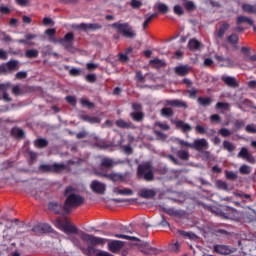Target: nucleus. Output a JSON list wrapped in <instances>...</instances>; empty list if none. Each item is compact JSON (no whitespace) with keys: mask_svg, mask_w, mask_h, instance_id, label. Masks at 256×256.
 Masks as SVG:
<instances>
[{"mask_svg":"<svg viewBox=\"0 0 256 256\" xmlns=\"http://www.w3.org/2000/svg\"><path fill=\"white\" fill-rule=\"evenodd\" d=\"M64 195L66 197L65 204V213L69 215L72 209H77V207H81L85 203V198L75 192H73V187L68 186L65 189Z\"/></svg>","mask_w":256,"mask_h":256,"instance_id":"f257e3e1","label":"nucleus"},{"mask_svg":"<svg viewBox=\"0 0 256 256\" xmlns=\"http://www.w3.org/2000/svg\"><path fill=\"white\" fill-rule=\"evenodd\" d=\"M80 239L82 241H85V243H88V251H95V247L97 245H105V238L97 237L90 235L88 233H85L84 231H80Z\"/></svg>","mask_w":256,"mask_h":256,"instance_id":"f03ea898","label":"nucleus"},{"mask_svg":"<svg viewBox=\"0 0 256 256\" xmlns=\"http://www.w3.org/2000/svg\"><path fill=\"white\" fill-rule=\"evenodd\" d=\"M111 27L113 29H116L126 39H135V37H137V32H135V30H133L131 25H129V23L127 22L125 23L116 22V23H113Z\"/></svg>","mask_w":256,"mask_h":256,"instance_id":"7ed1b4c3","label":"nucleus"},{"mask_svg":"<svg viewBox=\"0 0 256 256\" xmlns=\"http://www.w3.org/2000/svg\"><path fill=\"white\" fill-rule=\"evenodd\" d=\"M138 179H144L145 181H153L155 175L153 174V167L149 162L140 164L137 170Z\"/></svg>","mask_w":256,"mask_h":256,"instance_id":"20e7f679","label":"nucleus"},{"mask_svg":"<svg viewBox=\"0 0 256 256\" xmlns=\"http://www.w3.org/2000/svg\"><path fill=\"white\" fill-rule=\"evenodd\" d=\"M56 225L57 227H59V229H62V231H64V233H66V235H69L70 233L72 235H80L81 236V232H79V228H77L75 225L71 224V222L67 221V220H61V219H57L56 220Z\"/></svg>","mask_w":256,"mask_h":256,"instance_id":"39448f33","label":"nucleus"},{"mask_svg":"<svg viewBox=\"0 0 256 256\" xmlns=\"http://www.w3.org/2000/svg\"><path fill=\"white\" fill-rule=\"evenodd\" d=\"M95 175H97V177H104L105 179L113 181L114 183H123V181L127 179V175L117 172L107 173L96 170Z\"/></svg>","mask_w":256,"mask_h":256,"instance_id":"423d86ee","label":"nucleus"},{"mask_svg":"<svg viewBox=\"0 0 256 256\" xmlns=\"http://www.w3.org/2000/svg\"><path fill=\"white\" fill-rule=\"evenodd\" d=\"M65 169H67V165L63 163L41 164L39 166V171L41 173H62Z\"/></svg>","mask_w":256,"mask_h":256,"instance_id":"0eeeda50","label":"nucleus"},{"mask_svg":"<svg viewBox=\"0 0 256 256\" xmlns=\"http://www.w3.org/2000/svg\"><path fill=\"white\" fill-rule=\"evenodd\" d=\"M33 233L35 235H43V233H53V227L49 224H39L32 228Z\"/></svg>","mask_w":256,"mask_h":256,"instance_id":"6e6552de","label":"nucleus"},{"mask_svg":"<svg viewBox=\"0 0 256 256\" xmlns=\"http://www.w3.org/2000/svg\"><path fill=\"white\" fill-rule=\"evenodd\" d=\"M76 29H79L80 31H97L103 29V26L99 23H81L76 25Z\"/></svg>","mask_w":256,"mask_h":256,"instance_id":"1a4fd4ad","label":"nucleus"},{"mask_svg":"<svg viewBox=\"0 0 256 256\" xmlns=\"http://www.w3.org/2000/svg\"><path fill=\"white\" fill-rule=\"evenodd\" d=\"M92 191L98 195H105L107 186L104 183L99 182L98 180H93L90 185Z\"/></svg>","mask_w":256,"mask_h":256,"instance_id":"9d476101","label":"nucleus"},{"mask_svg":"<svg viewBox=\"0 0 256 256\" xmlns=\"http://www.w3.org/2000/svg\"><path fill=\"white\" fill-rule=\"evenodd\" d=\"M190 147L195 151H203V149H209V143L205 140V138L196 139Z\"/></svg>","mask_w":256,"mask_h":256,"instance_id":"9b49d317","label":"nucleus"},{"mask_svg":"<svg viewBox=\"0 0 256 256\" xmlns=\"http://www.w3.org/2000/svg\"><path fill=\"white\" fill-rule=\"evenodd\" d=\"M49 211H53L56 215H63L65 213V203L62 205L59 202H50L48 204Z\"/></svg>","mask_w":256,"mask_h":256,"instance_id":"f8f14e48","label":"nucleus"},{"mask_svg":"<svg viewBox=\"0 0 256 256\" xmlns=\"http://www.w3.org/2000/svg\"><path fill=\"white\" fill-rule=\"evenodd\" d=\"M96 233H101L102 235H106V236H113V237H116L117 239H126L127 241H139V238L135 236L125 235V234H111L109 232L101 231V230H96Z\"/></svg>","mask_w":256,"mask_h":256,"instance_id":"ddd939ff","label":"nucleus"},{"mask_svg":"<svg viewBox=\"0 0 256 256\" xmlns=\"http://www.w3.org/2000/svg\"><path fill=\"white\" fill-rule=\"evenodd\" d=\"M172 123L176 126V129H180L182 133H189L193 131V127L190 124L185 123L183 120H172Z\"/></svg>","mask_w":256,"mask_h":256,"instance_id":"4468645a","label":"nucleus"},{"mask_svg":"<svg viewBox=\"0 0 256 256\" xmlns=\"http://www.w3.org/2000/svg\"><path fill=\"white\" fill-rule=\"evenodd\" d=\"M73 39H75V36L73 33L69 32L62 39H60L59 43H61L65 49H71V47H73Z\"/></svg>","mask_w":256,"mask_h":256,"instance_id":"2eb2a0df","label":"nucleus"},{"mask_svg":"<svg viewBox=\"0 0 256 256\" xmlns=\"http://www.w3.org/2000/svg\"><path fill=\"white\" fill-rule=\"evenodd\" d=\"M114 165H119V162L113 161V159L105 157L100 163V169L105 171V169H113Z\"/></svg>","mask_w":256,"mask_h":256,"instance_id":"dca6fc26","label":"nucleus"},{"mask_svg":"<svg viewBox=\"0 0 256 256\" xmlns=\"http://www.w3.org/2000/svg\"><path fill=\"white\" fill-rule=\"evenodd\" d=\"M221 81H223L227 87H232L233 89L239 87V83H237V79L235 77L223 75L221 77Z\"/></svg>","mask_w":256,"mask_h":256,"instance_id":"f3484780","label":"nucleus"},{"mask_svg":"<svg viewBox=\"0 0 256 256\" xmlns=\"http://www.w3.org/2000/svg\"><path fill=\"white\" fill-rule=\"evenodd\" d=\"M238 157L241 159H246L248 163H255V158L251 156V153H249V150L246 147H242L240 152L238 153Z\"/></svg>","mask_w":256,"mask_h":256,"instance_id":"a211bd4d","label":"nucleus"},{"mask_svg":"<svg viewBox=\"0 0 256 256\" xmlns=\"http://www.w3.org/2000/svg\"><path fill=\"white\" fill-rule=\"evenodd\" d=\"M167 105L170 107H178L179 109H188L189 105L183 100L175 99V100H168Z\"/></svg>","mask_w":256,"mask_h":256,"instance_id":"6ab92c4d","label":"nucleus"},{"mask_svg":"<svg viewBox=\"0 0 256 256\" xmlns=\"http://www.w3.org/2000/svg\"><path fill=\"white\" fill-rule=\"evenodd\" d=\"M122 248H123V242L119 240H114L108 244V249L109 251H111V253H118V251H121Z\"/></svg>","mask_w":256,"mask_h":256,"instance_id":"aec40b11","label":"nucleus"},{"mask_svg":"<svg viewBox=\"0 0 256 256\" xmlns=\"http://www.w3.org/2000/svg\"><path fill=\"white\" fill-rule=\"evenodd\" d=\"M139 197H142V199H153L155 195H157V192L152 189H142L138 193Z\"/></svg>","mask_w":256,"mask_h":256,"instance_id":"412c9836","label":"nucleus"},{"mask_svg":"<svg viewBox=\"0 0 256 256\" xmlns=\"http://www.w3.org/2000/svg\"><path fill=\"white\" fill-rule=\"evenodd\" d=\"M195 131L196 133H198V135H207L208 137H211V135H215L216 133L215 129H210L209 131H207V128L201 125H197L195 127Z\"/></svg>","mask_w":256,"mask_h":256,"instance_id":"4be33fe9","label":"nucleus"},{"mask_svg":"<svg viewBox=\"0 0 256 256\" xmlns=\"http://www.w3.org/2000/svg\"><path fill=\"white\" fill-rule=\"evenodd\" d=\"M214 253H217L218 255H229L231 250L229 249V246L217 244L214 245Z\"/></svg>","mask_w":256,"mask_h":256,"instance_id":"5701e85b","label":"nucleus"},{"mask_svg":"<svg viewBox=\"0 0 256 256\" xmlns=\"http://www.w3.org/2000/svg\"><path fill=\"white\" fill-rule=\"evenodd\" d=\"M243 23H247L250 27H254L255 25V22L251 18L243 15L238 16L236 18V25H243Z\"/></svg>","mask_w":256,"mask_h":256,"instance_id":"b1692460","label":"nucleus"},{"mask_svg":"<svg viewBox=\"0 0 256 256\" xmlns=\"http://www.w3.org/2000/svg\"><path fill=\"white\" fill-rule=\"evenodd\" d=\"M231 25L227 22H224L218 29L216 35L218 37V39H223V37H225V33H227V31H229Z\"/></svg>","mask_w":256,"mask_h":256,"instance_id":"393cba45","label":"nucleus"},{"mask_svg":"<svg viewBox=\"0 0 256 256\" xmlns=\"http://www.w3.org/2000/svg\"><path fill=\"white\" fill-rule=\"evenodd\" d=\"M174 72L179 77H185V75H189V66L187 65L177 66L175 67Z\"/></svg>","mask_w":256,"mask_h":256,"instance_id":"a878e982","label":"nucleus"},{"mask_svg":"<svg viewBox=\"0 0 256 256\" xmlns=\"http://www.w3.org/2000/svg\"><path fill=\"white\" fill-rule=\"evenodd\" d=\"M201 47H203V44H201V42H199L195 38L190 39L188 42V48L190 49V51H199Z\"/></svg>","mask_w":256,"mask_h":256,"instance_id":"bb28decb","label":"nucleus"},{"mask_svg":"<svg viewBox=\"0 0 256 256\" xmlns=\"http://www.w3.org/2000/svg\"><path fill=\"white\" fill-rule=\"evenodd\" d=\"M197 103L201 107H211L213 99H211V97H198Z\"/></svg>","mask_w":256,"mask_h":256,"instance_id":"cd10ccee","label":"nucleus"},{"mask_svg":"<svg viewBox=\"0 0 256 256\" xmlns=\"http://www.w3.org/2000/svg\"><path fill=\"white\" fill-rule=\"evenodd\" d=\"M34 145L38 149H45V147L49 145V141H47L45 138H38L34 141Z\"/></svg>","mask_w":256,"mask_h":256,"instance_id":"c85d7f7f","label":"nucleus"},{"mask_svg":"<svg viewBox=\"0 0 256 256\" xmlns=\"http://www.w3.org/2000/svg\"><path fill=\"white\" fill-rule=\"evenodd\" d=\"M81 119L82 121H86V123H91V124L101 123V119H99V117H96V116L82 115Z\"/></svg>","mask_w":256,"mask_h":256,"instance_id":"c756f323","label":"nucleus"},{"mask_svg":"<svg viewBox=\"0 0 256 256\" xmlns=\"http://www.w3.org/2000/svg\"><path fill=\"white\" fill-rule=\"evenodd\" d=\"M242 11H244V13H249V14L256 15V4L255 5L243 4L242 5Z\"/></svg>","mask_w":256,"mask_h":256,"instance_id":"7c9ffc66","label":"nucleus"},{"mask_svg":"<svg viewBox=\"0 0 256 256\" xmlns=\"http://www.w3.org/2000/svg\"><path fill=\"white\" fill-rule=\"evenodd\" d=\"M160 115L162 117H166V119H169V117H173V115H175V112H173V108L164 107L161 109Z\"/></svg>","mask_w":256,"mask_h":256,"instance_id":"2f4dec72","label":"nucleus"},{"mask_svg":"<svg viewBox=\"0 0 256 256\" xmlns=\"http://www.w3.org/2000/svg\"><path fill=\"white\" fill-rule=\"evenodd\" d=\"M116 125L120 128V129H131L133 127V123L131 122H127L123 119H119L116 121Z\"/></svg>","mask_w":256,"mask_h":256,"instance_id":"473e14b6","label":"nucleus"},{"mask_svg":"<svg viewBox=\"0 0 256 256\" xmlns=\"http://www.w3.org/2000/svg\"><path fill=\"white\" fill-rule=\"evenodd\" d=\"M25 57L27 59H37L39 57V50L37 49H28L25 51Z\"/></svg>","mask_w":256,"mask_h":256,"instance_id":"72a5a7b5","label":"nucleus"},{"mask_svg":"<svg viewBox=\"0 0 256 256\" xmlns=\"http://www.w3.org/2000/svg\"><path fill=\"white\" fill-rule=\"evenodd\" d=\"M130 117L131 119H133V121L141 122L143 121V119H145V113H143L142 111L132 112L130 113Z\"/></svg>","mask_w":256,"mask_h":256,"instance_id":"f704fd0d","label":"nucleus"},{"mask_svg":"<svg viewBox=\"0 0 256 256\" xmlns=\"http://www.w3.org/2000/svg\"><path fill=\"white\" fill-rule=\"evenodd\" d=\"M176 155L181 159V161H189L190 154L187 150H178Z\"/></svg>","mask_w":256,"mask_h":256,"instance_id":"c9c22d12","label":"nucleus"},{"mask_svg":"<svg viewBox=\"0 0 256 256\" xmlns=\"http://www.w3.org/2000/svg\"><path fill=\"white\" fill-rule=\"evenodd\" d=\"M227 42L230 45H238L239 44V35L237 33H232L227 37Z\"/></svg>","mask_w":256,"mask_h":256,"instance_id":"e433bc0d","label":"nucleus"},{"mask_svg":"<svg viewBox=\"0 0 256 256\" xmlns=\"http://www.w3.org/2000/svg\"><path fill=\"white\" fill-rule=\"evenodd\" d=\"M18 65H19V61H17V60H10L5 64L6 69H8V72L15 71V69H17Z\"/></svg>","mask_w":256,"mask_h":256,"instance_id":"4c0bfd02","label":"nucleus"},{"mask_svg":"<svg viewBox=\"0 0 256 256\" xmlns=\"http://www.w3.org/2000/svg\"><path fill=\"white\" fill-rule=\"evenodd\" d=\"M223 148L225 149V151H228L229 153H233V151H235V149H237L235 144H233V143H231L230 141H227V140H225L223 142Z\"/></svg>","mask_w":256,"mask_h":256,"instance_id":"58836bf2","label":"nucleus"},{"mask_svg":"<svg viewBox=\"0 0 256 256\" xmlns=\"http://www.w3.org/2000/svg\"><path fill=\"white\" fill-rule=\"evenodd\" d=\"M215 185L220 191H229V186L227 185V182L223 180H216Z\"/></svg>","mask_w":256,"mask_h":256,"instance_id":"ea45409f","label":"nucleus"},{"mask_svg":"<svg viewBox=\"0 0 256 256\" xmlns=\"http://www.w3.org/2000/svg\"><path fill=\"white\" fill-rule=\"evenodd\" d=\"M114 193H117L118 195L129 196V195H133V190H131L129 188H124V189L115 188Z\"/></svg>","mask_w":256,"mask_h":256,"instance_id":"a19ab883","label":"nucleus"},{"mask_svg":"<svg viewBox=\"0 0 256 256\" xmlns=\"http://www.w3.org/2000/svg\"><path fill=\"white\" fill-rule=\"evenodd\" d=\"M157 9L162 15H167V13H169V6L165 3H159Z\"/></svg>","mask_w":256,"mask_h":256,"instance_id":"79ce46f5","label":"nucleus"},{"mask_svg":"<svg viewBox=\"0 0 256 256\" xmlns=\"http://www.w3.org/2000/svg\"><path fill=\"white\" fill-rule=\"evenodd\" d=\"M150 64L151 65H156L157 67H165V65H167V63L159 58H154L152 60H150Z\"/></svg>","mask_w":256,"mask_h":256,"instance_id":"37998d69","label":"nucleus"},{"mask_svg":"<svg viewBox=\"0 0 256 256\" xmlns=\"http://www.w3.org/2000/svg\"><path fill=\"white\" fill-rule=\"evenodd\" d=\"M225 175H226V179H228L230 181H237V179L239 178L237 173H235L233 171H226Z\"/></svg>","mask_w":256,"mask_h":256,"instance_id":"c03bdc74","label":"nucleus"},{"mask_svg":"<svg viewBox=\"0 0 256 256\" xmlns=\"http://www.w3.org/2000/svg\"><path fill=\"white\" fill-rule=\"evenodd\" d=\"M12 135H16L19 139H23V137H25V132L22 129L14 128L12 129Z\"/></svg>","mask_w":256,"mask_h":256,"instance_id":"a18cd8bd","label":"nucleus"},{"mask_svg":"<svg viewBox=\"0 0 256 256\" xmlns=\"http://www.w3.org/2000/svg\"><path fill=\"white\" fill-rule=\"evenodd\" d=\"M130 6L132 9H141V7H143V2H141V0H131Z\"/></svg>","mask_w":256,"mask_h":256,"instance_id":"49530a36","label":"nucleus"},{"mask_svg":"<svg viewBox=\"0 0 256 256\" xmlns=\"http://www.w3.org/2000/svg\"><path fill=\"white\" fill-rule=\"evenodd\" d=\"M155 17H157V13L151 14L148 18H146L143 23V28L147 29L149 27V23H151Z\"/></svg>","mask_w":256,"mask_h":256,"instance_id":"de8ad7c7","label":"nucleus"},{"mask_svg":"<svg viewBox=\"0 0 256 256\" xmlns=\"http://www.w3.org/2000/svg\"><path fill=\"white\" fill-rule=\"evenodd\" d=\"M184 7L186 11H195V9H197V6H195V3H193V1H187L184 4Z\"/></svg>","mask_w":256,"mask_h":256,"instance_id":"09e8293b","label":"nucleus"},{"mask_svg":"<svg viewBox=\"0 0 256 256\" xmlns=\"http://www.w3.org/2000/svg\"><path fill=\"white\" fill-rule=\"evenodd\" d=\"M180 247H181V245H179V242H175L168 246V250L171 251L172 253H177V251H179Z\"/></svg>","mask_w":256,"mask_h":256,"instance_id":"8fccbe9b","label":"nucleus"},{"mask_svg":"<svg viewBox=\"0 0 256 256\" xmlns=\"http://www.w3.org/2000/svg\"><path fill=\"white\" fill-rule=\"evenodd\" d=\"M239 171L241 175H249V173H251V168L244 164L239 168Z\"/></svg>","mask_w":256,"mask_h":256,"instance_id":"3c124183","label":"nucleus"},{"mask_svg":"<svg viewBox=\"0 0 256 256\" xmlns=\"http://www.w3.org/2000/svg\"><path fill=\"white\" fill-rule=\"evenodd\" d=\"M81 105L82 107H87L88 109H93V107H95V104L93 102H89L87 99H82Z\"/></svg>","mask_w":256,"mask_h":256,"instance_id":"603ef678","label":"nucleus"},{"mask_svg":"<svg viewBox=\"0 0 256 256\" xmlns=\"http://www.w3.org/2000/svg\"><path fill=\"white\" fill-rule=\"evenodd\" d=\"M234 127L236 131H241V129L245 127V122L243 120H236L234 123Z\"/></svg>","mask_w":256,"mask_h":256,"instance_id":"864d4df0","label":"nucleus"},{"mask_svg":"<svg viewBox=\"0 0 256 256\" xmlns=\"http://www.w3.org/2000/svg\"><path fill=\"white\" fill-rule=\"evenodd\" d=\"M135 80L138 81V83H145V76H143V72L137 71Z\"/></svg>","mask_w":256,"mask_h":256,"instance_id":"5fc2aeb1","label":"nucleus"},{"mask_svg":"<svg viewBox=\"0 0 256 256\" xmlns=\"http://www.w3.org/2000/svg\"><path fill=\"white\" fill-rule=\"evenodd\" d=\"M69 75H71V77H79L81 75V69L80 68H72L69 71Z\"/></svg>","mask_w":256,"mask_h":256,"instance_id":"6e6d98bb","label":"nucleus"},{"mask_svg":"<svg viewBox=\"0 0 256 256\" xmlns=\"http://www.w3.org/2000/svg\"><path fill=\"white\" fill-rule=\"evenodd\" d=\"M187 93L189 94L190 99H197V94L199 93V90L193 88V89L187 90Z\"/></svg>","mask_w":256,"mask_h":256,"instance_id":"4d7b16f0","label":"nucleus"},{"mask_svg":"<svg viewBox=\"0 0 256 256\" xmlns=\"http://www.w3.org/2000/svg\"><path fill=\"white\" fill-rule=\"evenodd\" d=\"M174 13H175V15H178L179 17H181V15H183V13H185V11H183V7H181V5H175Z\"/></svg>","mask_w":256,"mask_h":256,"instance_id":"13d9d810","label":"nucleus"},{"mask_svg":"<svg viewBox=\"0 0 256 256\" xmlns=\"http://www.w3.org/2000/svg\"><path fill=\"white\" fill-rule=\"evenodd\" d=\"M219 134L222 136V137H231V132L229 131V129L227 128H221L219 130Z\"/></svg>","mask_w":256,"mask_h":256,"instance_id":"bf43d9fd","label":"nucleus"},{"mask_svg":"<svg viewBox=\"0 0 256 256\" xmlns=\"http://www.w3.org/2000/svg\"><path fill=\"white\" fill-rule=\"evenodd\" d=\"M216 109H229V103L227 102H218L215 106Z\"/></svg>","mask_w":256,"mask_h":256,"instance_id":"052dcab7","label":"nucleus"},{"mask_svg":"<svg viewBox=\"0 0 256 256\" xmlns=\"http://www.w3.org/2000/svg\"><path fill=\"white\" fill-rule=\"evenodd\" d=\"M87 83H95L97 81V76L95 74H88L86 75Z\"/></svg>","mask_w":256,"mask_h":256,"instance_id":"680f3d73","label":"nucleus"},{"mask_svg":"<svg viewBox=\"0 0 256 256\" xmlns=\"http://www.w3.org/2000/svg\"><path fill=\"white\" fill-rule=\"evenodd\" d=\"M9 89H11V83L0 84V93H3V91H9Z\"/></svg>","mask_w":256,"mask_h":256,"instance_id":"e2e57ef3","label":"nucleus"},{"mask_svg":"<svg viewBox=\"0 0 256 256\" xmlns=\"http://www.w3.org/2000/svg\"><path fill=\"white\" fill-rule=\"evenodd\" d=\"M0 13H1L2 15H10L11 10H10V8L7 7V6H0Z\"/></svg>","mask_w":256,"mask_h":256,"instance_id":"0e129e2a","label":"nucleus"},{"mask_svg":"<svg viewBox=\"0 0 256 256\" xmlns=\"http://www.w3.org/2000/svg\"><path fill=\"white\" fill-rule=\"evenodd\" d=\"M15 2L19 5V7H27L29 6L30 0H15Z\"/></svg>","mask_w":256,"mask_h":256,"instance_id":"69168bd1","label":"nucleus"},{"mask_svg":"<svg viewBox=\"0 0 256 256\" xmlns=\"http://www.w3.org/2000/svg\"><path fill=\"white\" fill-rule=\"evenodd\" d=\"M27 72L25 71H20V72H17L15 77L16 79H27Z\"/></svg>","mask_w":256,"mask_h":256,"instance_id":"338daca9","label":"nucleus"},{"mask_svg":"<svg viewBox=\"0 0 256 256\" xmlns=\"http://www.w3.org/2000/svg\"><path fill=\"white\" fill-rule=\"evenodd\" d=\"M12 93H13V95H15L16 97H19V95H21V87H19V86H14L13 88H12Z\"/></svg>","mask_w":256,"mask_h":256,"instance_id":"774afa93","label":"nucleus"}]
</instances>
